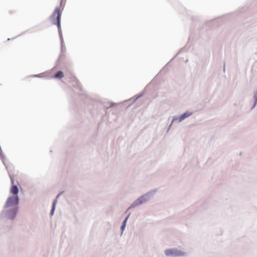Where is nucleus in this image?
<instances>
[{"instance_id": "1", "label": "nucleus", "mask_w": 257, "mask_h": 257, "mask_svg": "<svg viewBox=\"0 0 257 257\" xmlns=\"http://www.w3.org/2000/svg\"><path fill=\"white\" fill-rule=\"evenodd\" d=\"M61 14L60 10L59 8L57 7L51 15L50 19L52 24L56 25L58 27L61 45V53H62L65 52L66 48L64 46V41L61 28Z\"/></svg>"}, {"instance_id": "2", "label": "nucleus", "mask_w": 257, "mask_h": 257, "mask_svg": "<svg viewBox=\"0 0 257 257\" xmlns=\"http://www.w3.org/2000/svg\"><path fill=\"white\" fill-rule=\"evenodd\" d=\"M156 191V189H153L139 197L130 205L128 208L127 209L126 212L131 209L134 208L136 207L147 203L148 201L153 198Z\"/></svg>"}, {"instance_id": "3", "label": "nucleus", "mask_w": 257, "mask_h": 257, "mask_svg": "<svg viewBox=\"0 0 257 257\" xmlns=\"http://www.w3.org/2000/svg\"><path fill=\"white\" fill-rule=\"evenodd\" d=\"M18 211V207H9L5 209V210L2 212L1 215L5 216L8 219L13 220L16 217Z\"/></svg>"}, {"instance_id": "4", "label": "nucleus", "mask_w": 257, "mask_h": 257, "mask_svg": "<svg viewBox=\"0 0 257 257\" xmlns=\"http://www.w3.org/2000/svg\"><path fill=\"white\" fill-rule=\"evenodd\" d=\"M164 254L168 257H181L187 255L186 252L177 248H169L164 251Z\"/></svg>"}, {"instance_id": "5", "label": "nucleus", "mask_w": 257, "mask_h": 257, "mask_svg": "<svg viewBox=\"0 0 257 257\" xmlns=\"http://www.w3.org/2000/svg\"><path fill=\"white\" fill-rule=\"evenodd\" d=\"M20 203V198L18 195H12L9 196L4 206V209L9 207H18Z\"/></svg>"}, {"instance_id": "6", "label": "nucleus", "mask_w": 257, "mask_h": 257, "mask_svg": "<svg viewBox=\"0 0 257 257\" xmlns=\"http://www.w3.org/2000/svg\"><path fill=\"white\" fill-rule=\"evenodd\" d=\"M131 213L130 212L125 217V218L124 219V220H123L122 223H121V225L120 226V235H122V234H123V231L124 230L125 228V227H126V223H127V221L128 220V219L130 217V216L131 215Z\"/></svg>"}, {"instance_id": "7", "label": "nucleus", "mask_w": 257, "mask_h": 257, "mask_svg": "<svg viewBox=\"0 0 257 257\" xmlns=\"http://www.w3.org/2000/svg\"><path fill=\"white\" fill-rule=\"evenodd\" d=\"M193 114V112L187 111L179 116V120L183 121Z\"/></svg>"}, {"instance_id": "8", "label": "nucleus", "mask_w": 257, "mask_h": 257, "mask_svg": "<svg viewBox=\"0 0 257 257\" xmlns=\"http://www.w3.org/2000/svg\"><path fill=\"white\" fill-rule=\"evenodd\" d=\"M10 193L13 194V195H18L19 193V188L17 185H12L10 189Z\"/></svg>"}, {"instance_id": "9", "label": "nucleus", "mask_w": 257, "mask_h": 257, "mask_svg": "<svg viewBox=\"0 0 257 257\" xmlns=\"http://www.w3.org/2000/svg\"><path fill=\"white\" fill-rule=\"evenodd\" d=\"M64 76V73L63 72L61 71V70H59L58 71H57L55 75H54V78H56V79H61Z\"/></svg>"}, {"instance_id": "10", "label": "nucleus", "mask_w": 257, "mask_h": 257, "mask_svg": "<svg viewBox=\"0 0 257 257\" xmlns=\"http://www.w3.org/2000/svg\"><path fill=\"white\" fill-rule=\"evenodd\" d=\"M179 116H174L173 119H172V120L171 121V124H170L169 126V128H168V131H169V130L170 128V127H171L173 123L174 122H181L182 121H179Z\"/></svg>"}, {"instance_id": "11", "label": "nucleus", "mask_w": 257, "mask_h": 257, "mask_svg": "<svg viewBox=\"0 0 257 257\" xmlns=\"http://www.w3.org/2000/svg\"><path fill=\"white\" fill-rule=\"evenodd\" d=\"M56 202L55 201L54 203H52V205L51 207V209L50 213V215L51 216H53L54 215L55 209H56Z\"/></svg>"}, {"instance_id": "12", "label": "nucleus", "mask_w": 257, "mask_h": 257, "mask_svg": "<svg viewBox=\"0 0 257 257\" xmlns=\"http://www.w3.org/2000/svg\"><path fill=\"white\" fill-rule=\"evenodd\" d=\"M63 193V191H62L61 192H60V193H59L56 197L55 199L53 201V202L52 203H54V202L55 201L56 202V204H57V201H58V199L60 196V195L62 194Z\"/></svg>"}, {"instance_id": "13", "label": "nucleus", "mask_w": 257, "mask_h": 257, "mask_svg": "<svg viewBox=\"0 0 257 257\" xmlns=\"http://www.w3.org/2000/svg\"><path fill=\"white\" fill-rule=\"evenodd\" d=\"M10 179H11V182L12 185H14V179L11 175H10Z\"/></svg>"}, {"instance_id": "14", "label": "nucleus", "mask_w": 257, "mask_h": 257, "mask_svg": "<svg viewBox=\"0 0 257 257\" xmlns=\"http://www.w3.org/2000/svg\"><path fill=\"white\" fill-rule=\"evenodd\" d=\"M143 95V93H142L141 94H140L139 95H138L136 98L134 100V101H136L137 99H138L139 98L141 97V96H142Z\"/></svg>"}, {"instance_id": "15", "label": "nucleus", "mask_w": 257, "mask_h": 257, "mask_svg": "<svg viewBox=\"0 0 257 257\" xmlns=\"http://www.w3.org/2000/svg\"><path fill=\"white\" fill-rule=\"evenodd\" d=\"M225 64H224V66H223V70L224 72L225 71Z\"/></svg>"}, {"instance_id": "16", "label": "nucleus", "mask_w": 257, "mask_h": 257, "mask_svg": "<svg viewBox=\"0 0 257 257\" xmlns=\"http://www.w3.org/2000/svg\"><path fill=\"white\" fill-rule=\"evenodd\" d=\"M77 85H78V87H79V89H80V87L79 84L78 83V84H77Z\"/></svg>"}, {"instance_id": "17", "label": "nucleus", "mask_w": 257, "mask_h": 257, "mask_svg": "<svg viewBox=\"0 0 257 257\" xmlns=\"http://www.w3.org/2000/svg\"><path fill=\"white\" fill-rule=\"evenodd\" d=\"M39 75H34L33 76H38Z\"/></svg>"}, {"instance_id": "18", "label": "nucleus", "mask_w": 257, "mask_h": 257, "mask_svg": "<svg viewBox=\"0 0 257 257\" xmlns=\"http://www.w3.org/2000/svg\"><path fill=\"white\" fill-rule=\"evenodd\" d=\"M62 55V54H60V56H59V58H60V57H61V55Z\"/></svg>"}, {"instance_id": "19", "label": "nucleus", "mask_w": 257, "mask_h": 257, "mask_svg": "<svg viewBox=\"0 0 257 257\" xmlns=\"http://www.w3.org/2000/svg\"><path fill=\"white\" fill-rule=\"evenodd\" d=\"M74 79H76V80L77 81H78V80L76 79V78H74Z\"/></svg>"}]
</instances>
